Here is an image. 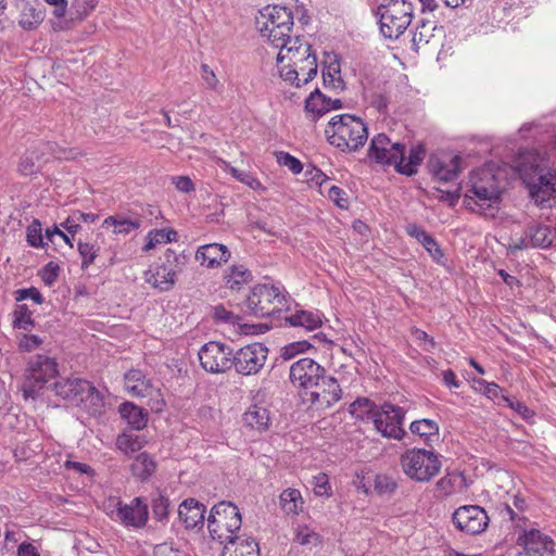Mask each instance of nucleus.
Here are the masks:
<instances>
[{"label":"nucleus","mask_w":556,"mask_h":556,"mask_svg":"<svg viewBox=\"0 0 556 556\" xmlns=\"http://www.w3.org/2000/svg\"><path fill=\"white\" fill-rule=\"evenodd\" d=\"M513 168L536 205L552 207L556 204V169L548 166L544 155L534 150L521 151L514 160Z\"/></svg>","instance_id":"nucleus-1"},{"label":"nucleus","mask_w":556,"mask_h":556,"mask_svg":"<svg viewBox=\"0 0 556 556\" xmlns=\"http://www.w3.org/2000/svg\"><path fill=\"white\" fill-rule=\"evenodd\" d=\"M279 49L277 62L281 64L280 76L295 87L311 81L317 74V60L311 45L299 36L288 37L283 45L274 46Z\"/></svg>","instance_id":"nucleus-2"},{"label":"nucleus","mask_w":556,"mask_h":556,"mask_svg":"<svg viewBox=\"0 0 556 556\" xmlns=\"http://www.w3.org/2000/svg\"><path fill=\"white\" fill-rule=\"evenodd\" d=\"M501 194L502 189L491 168H478L470 173L465 193V204L468 208L494 216Z\"/></svg>","instance_id":"nucleus-3"},{"label":"nucleus","mask_w":556,"mask_h":556,"mask_svg":"<svg viewBox=\"0 0 556 556\" xmlns=\"http://www.w3.org/2000/svg\"><path fill=\"white\" fill-rule=\"evenodd\" d=\"M328 142L342 152H355L368 138L364 122L350 114L333 116L325 128Z\"/></svg>","instance_id":"nucleus-4"},{"label":"nucleus","mask_w":556,"mask_h":556,"mask_svg":"<svg viewBox=\"0 0 556 556\" xmlns=\"http://www.w3.org/2000/svg\"><path fill=\"white\" fill-rule=\"evenodd\" d=\"M292 26L293 15L287 7L269 4L260 10L256 16V27L261 36L273 47L283 45L290 37Z\"/></svg>","instance_id":"nucleus-5"},{"label":"nucleus","mask_w":556,"mask_h":556,"mask_svg":"<svg viewBox=\"0 0 556 556\" xmlns=\"http://www.w3.org/2000/svg\"><path fill=\"white\" fill-rule=\"evenodd\" d=\"M377 16L382 36L397 39L410 25L414 7L409 0H383L377 8Z\"/></svg>","instance_id":"nucleus-6"},{"label":"nucleus","mask_w":556,"mask_h":556,"mask_svg":"<svg viewBox=\"0 0 556 556\" xmlns=\"http://www.w3.org/2000/svg\"><path fill=\"white\" fill-rule=\"evenodd\" d=\"M403 472L415 482H429L441 470L439 456L425 448H408L400 457Z\"/></svg>","instance_id":"nucleus-7"},{"label":"nucleus","mask_w":556,"mask_h":556,"mask_svg":"<svg viewBox=\"0 0 556 556\" xmlns=\"http://www.w3.org/2000/svg\"><path fill=\"white\" fill-rule=\"evenodd\" d=\"M241 515L236 505L230 502H219L214 505L207 517V529L213 540L224 544L233 540L235 533L241 528Z\"/></svg>","instance_id":"nucleus-8"},{"label":"nucleus","mask_w":556,"mask_h":556,"mask_svg":"<svg viewBox=\"0 0 556 556\" xmlns=\"http://www.w3.org/2000/svg\"><path fill=\"white\" fill-rule=\"evenodd\" d=\"M59 374L58 363L47 355L33 356L27 365L25 380L21 387L25 400L39 396L46 383Z\"/></svg>","instance_id":"nucleus-9"},{"label":"nucleus","mask_w":556,"mask_h":556,"mask_svg":"<svg viewBox=\"0 0 556 556\" xmlns=\"http://www.w3.org/2000/svg\"><path fill=\"white\" fill-rule=\"evenodd\" d=\"M342 397V389L338 380L327 375V372L317 381L316 386L308 391L301 393V399L308 408L325 412Z\"/></svg>","instance_id":"nucleus-10"},{"label":"nucleus","mask_w":556,"mask_h":556,"mask_svg":"<svg viewBox=\"0 0 556 556\" xmlns=\"http://www.w3.org/2000/svg\"><path fill=\"white\" fill-rule=\"evenodd\" d=\"M53 391L55 395L67 401L90 402L94 407L103 404L101 393L89 381L81 378H62L53 383Z\"/></svg>","instance_id":"nucleus-11"},{"label":"nucleus","mask_w":556,"mask_h":556,"mask_svg":"<svg viewBox=\"0 0 556 556\" xmlns=\"http://www.w3.org/2000/svg\"><path fill=\"white\" fill-rule=\"evenodd\" d=\"M285 302V295L279 287L274 285L256 286L248 299V306L257 317H266L279 312Z\"/></svg>","instance_id":"nucleus-12"},{"label":"nucleus","mask_w":556,"mask_h":556,"mask_svg":"<svg viewBox=\"0 0 556 556\" xmlns=\"http://www.w3.org/2000/svg\"><path fill=\"white\" fill-rule=\"evenodd\" d=\"M232 349L222 342L210 341L199 351L202 368L211 374H223L232 367Z\"/></svg>","instance_id":"nucleus-13"},{"label":"nucleus","mask_w":556,"mask_h":556,"mask_svg":"<svg viewBox=\"0 0 556 556\" xmlns=\"http://www.w3.org/2000/svg\"><path fill=\"white\" fill-rule=\"evenodd\" d=\"M404 416L402 407L384 403L374 413L371 420L383 437L400 440L405 434L402 427Z\"/></svg>","instance_id":"nucleus-14"},{"label":"nucleus","mask_w":556,"mask_h":556,"mask_svg":"<svg viewBox=\"0 0 556 556\" xmlns=\"http://www.w3.org/2000/svg\"><path fill=\"white\" fill-rule=\"evenodd\" d=\"M268 349L263 343H251L232 353V367L240 375L257 374L267 361Z\"/></svg>","instance_id":"nucleus-15"},{"label":"nucleus","mask_w":556,"mask_h":556,"mask_svg":"<svg viewBox=\"0 0 556 556\" xmlns=\"http://www.w3.org/2000/svg\"><path fill=\"white\" fill-rule=\"evenodd\" d=\"M326 374V369L309 357H302L291 364L289 379L291 384L300 391V394L316 386L317 381Z\"/></svg>","instance_id":"nucleus-16"},{"label":"nucleus","mask_w":556,"mask_h":556,"mask_svg":"<svg viewBox=\"0 0 556 556\" xmlns=\"http://www.w3.org/2000/svg\"><path fill=\"white\" fill-rule=\"evenodd\" d=\"M490 518L486 511L478 505H465L458 507L453 514L455 527L467 534H480L488 525Z\"/></svg>","instance_id":"nucleus-17"},{"label":"nucleus","mask_w":556,"mask_h":556,"mask_svg":"<svg viewBox=\"0 0 556 556\" xmlns=\"http://www.w3.org/2000/svg\"><path fill=\"white\" fill-rule=\"evenodd\" d=\"M517 542L523 547L517 556H555V542L538 529L525 531Z\"/></svg>","instance_id":"nucleus-18"},{"label":"nucleus","mask_w":556,"mask_h":556,"mask_svg":"<svg viewBox=\"0 0 556 556\" xmlns=\"http://www.w3.org/2000/svg\"><path fill=\"white\" fill-rule=\"evenodd\" d=\"M125 389L132 396L137 397H150L151 400H155L156 409H162V404L159 400L161 396L160 389L148 379L141 370L131 369L125 375Z\"/></svg>","instance_id":"nucleus-19"},{"label":"nucleus","mask_w":556,"mask_h":556,"mask_svg":"<svg viewBox=\"0 0 556 556\" xmlns=\"http://www.w3.org/2000/svg\"><path fill=\"white\" fill-rule=\"evenodd\" d=\"M402 143L391 142L384 134H379L371 139L369 155L378 163L395 167L402 159Z\"/></svg>","instance_id":"nucleus-20"},{"label":"nucleus","mask_w":556,"mask_h":556,"mask_svg":"<svg viewBox=\"0 0 556 556\" xmlns=\"http://www.w3.org/2000/svg\"><path fill=\"white\" fill-rule=\"evenodd\" d=\"M149 518L147 503L141 497H135L130 503H122L117 522L128 528H143Z\"/></svg>","instance_id":"nucleus-21"},{"label":"nucleus","mask_w":556,"mask_h":556,"mask_svg":"<svg viewBox=\"0 0 556 556\" xmlns=\"http://www.w3.org/2000/svg\"><path fill=\"white\" fill-rule=\"evenodd\" d=\"M460 157L458 155H431L429 168L432 175L442 182L453 181L460 172Z\"/></svg>","instance_id":"nucleus-22"},{"label":"nucleus","mask_w":556,"mask_h":556,"mask_svg":"<svg viewBox=\"0 0 556 556\" xmlns=\"http://www.w3.org/2000/svg\"><path fill=\"white\" fill-rule=\"evenodd\" d=\"M230 258V251L220 243H210L198 248L195 260L207 268L219 267Z\"/></svg>","instance_id":"nucleus-23"},{"label":"nucleus","mask_w":556,"mask_h":556,"mask_svg":"<svg viewBox=\"0 0 556 556\" xmlns=\"http://www.w3.org/2000/svg\"><path fill=\"white\" fill-rule=\"evenodd\" d=\"M177 270L165 264L150 267L144 273V281L160 291L170 290L176 281Z\"/></svg>","instance_id":"nucleus-24"},{"label":"nucleus","mask_w":556,"mask_h":556,"mask_svg":"<svg viewBox=\"0 0 556 556\" xmlns=\"http://www.w3.org/2000/svg\"><path fill=\"white\" fill-rule=\"evenodd\" d=\"M206 508L194 498L185 500L179 506V518L184 521L186 528H195L203 526Z\"/></svg>","instance_id":"nucleus-25"},{"label":"nucleus","mask_w":556,"mask_h":556,"mask_svg":"<svg viewBox=\"0 0 556 556\" xmlns=\"http://www.w3.org/2000/svg\"><path fill=\"white\" fill-rule=\"evenodd\" d=\"M252 279V271L242 264L231 265L224 274L225 286L235 291L241 290L244 286L249 285Z\"/></svg>","instance_id":"nucleus-26"},{"label":"nucleus","mask_w":556,"mask_h":556,"mask_svg":"<svg viewBox=\"0 0 556 556\" xmlns=\"http://www.w3.org/2000/svg\"><path fill=\"white\" fill-rule=\"evenodd\" d=\"M406 232L412 238H415L428 251L430 256L435 262H440V260L443 257L442 250L439 248L437 241L430 233H428L424 228L416 224H408L406 226Z\"/></svg>","instance_id":"nucleus-27"},{"label":"nucleus","mask_w":556,"mask_h":556,"mask_svg":"<svg viewBox=\"0 0 556 556\" xmlns=\"http://www.w3.org/2000/svg\"><path fill=\"white\" fill-rule=\"evenodd\" d=\"M224 544L223 556H258L257 543L252 539L236 538Z\"/></svg>","instance_id":"nucleus-28"},{"label":"nucleus","mask_w":556,"mask_h":556,"mask_svg":"<svg viewBox=\"0 0 556 556\" xmlns=\"http://www.w3.org/2000/svg\"><path fill=\"white\" fill-rule=\"evenodd\" d=\"M404 146L402 147V159L399 164H396L395 169L404 175L412 176L417 173L418 166L422 162L426 155V149L422 144H417L410 149L408 159L406 160L404 156Z\"/></svg>","instance_id":"nucleus-29"},{"label":"nucleus","mask_w":556,"mask_h":556,"mask_svg":"<svg viewBox=\"0 0 556 556\" xmlns=\"http://www.w3.org/2000/svg\"><path fill=\"white\" fill-rule=\"evenodd\" d=\"M119 414L134 429L141 430L148 424V413L146 409L126 402L119 406Z\"/></svg>","instance_id":"nucleus-30"},{"label":"nucleus","mask_w":556,"mask_h":556,"mask_svg":"<svg viewBox=\"0 0 556 556\" xmlns=\"http://www.w3.org/2000/svg\"><path fill=\"white\" fill-rule=\"evenodd\" d=\"M242 419L247 427L264 431L268 428L269 414L266 407L254 404L243 414Z\"/></svg>","instance_id":"nucleus-31"},{"label":"nucleus","mask_w":556,"mask_h":556,"mask_svg":"<svg viewBox=\"0 0 556 556\" xmlns=\"http://www.w3.org/2000/svg\"><path fill=\"white\" fill-rule=\"evenodd\" d=\"M43 21V13L30 2L21 3L18 24L22 28L30 30Z\"/></svg>","instance_id":"nucleus-32"},{"label":"nucleus","mask_w":556,"mask_h":556,"mask_svg":"<svg viewBox=\"0 0 556 556\" xmlns=\"http://www.w3.org/2000/svg\"><path fill=\"white\" fill-rule=\"evenodd\" d=\"M286 320L293 327H303L306 330H315L321 326V317L317 312L298 311Z\"/></svg>","instance_id":"nucleus-33"},{"label":"nucleus","mask_w":556,"mask_h":556,"mask_svg":"<svg viewBox=\"0 0 556 556\" xmlns=\"http://www.w3.org/2000/svg\"><path fill=\"white\" fill-rule=\"evenodd\" d=\"M156 469V463L146 452L136 456L131 464V471L140 480H147Z\"/></svg>","instance_id":"nucleus-34"},{"label":"nucleus","mask_w":556,"mask_h":556,"mask_svg":"<svg viewBox=\"0 0 556 556\" xmlns=\"http://www.w3.org/2000/svg\"><path fill=\"white\" fill-rule=\"evenodd\" d=\"M303 504L302 495L296 489H287L280 494V506L288 515H298Z\"/></svg>","instance_id":"nucleus-35"},{"label":"nucleus","mask_w":556,"mask_h":556,"mask_svg":"<svg viewBox=\"0 0 556 556\" xmlns=\"http://www.w3.org/2000/svg\"><path fill=\"white\" fill-rule=\"evenodd\" d=\"M323 80L325 86L334 90H342L344 87L343 79L341 78L340 64L337 59L328 62L323 70Z\"/></svg>","instance_id":"nucleus-36"},{"label":"nucleus","mask_w":556,"mask_h":556,"mask_svg":"<svg viewBox=\"0 0 556 556\" xmlns=\"http://www.w3.org/2000/svg\"><path fill=\"white\" fill-rule=\"evenodd\" d=\"M528 237L531 247L534 248H547L554 241L551 229L544 225L530 226L528 229Z\"/></svg>","instance_id":"nucleus-37"},{"label":"nucleus","mask_w":556,"mask_h":556,"mask_svg":"<svg viewBox=\"0 0 556 556\" xmlns=\"http://www.w3.org/2000/svg\"><path fill=\"white\" fill-rule=\"evenodd\" d=\"M42 153L38 148L28 149L20 159L17 169L24 176H31L39 170L37 162Z\"/></svg>","instance_id":"nucleus-38"},{"label":"nucleus","mask_w":556,"mask_h":556,"mask_svg":"<svg viewBox=\"0 0 556 556\" xmlns=\"http://www.w3.org/2000/svg\"><path fill=\"white\" fill-rule=\"evenodd\" d=\"M329 98H326L318 89L309 94L305 102V109L313 113L315 117L329 112Z\"/></svg>","instance_id":"nucleus-39"},{"label":"nucleus","mask_w":556,"mask_h":556,"mask_svg":"<svg viewBox=\"0 0 556 556\" xmlns=\"http://www.w3.org/2000/svg\"><path fill=\"white\" fill-rule=\"evenodd\" d=\"M437 26L433 22L422 21L416 28L413 35V46L416 50L420 49L422 46L428 45L431 39L434 37V30Z\"/></svg>","instance_id":"nucleus-40"},{"label":"nucleus","mask_w":556,"mask_h":556,"mask_svg":"<svg viewBox=\"0 0 556 556\" xmlns=\"http://www.w3.org/2000/svg\"><path fill=\"white\" fill-rule=\"evenodd\" d=\"M177 232L173 229H159L152 230L147 236V243L143 245V251H150L157 244L168 243L175 241Z\"/></svg>","instance_id":"nucleus-41"},{"label":"nucleus","mask_w":556,"mask_h":556,"mask_svg":"<svg viewBox=\"0 0 556 556\" xmlns=\"http://www.w3.org/2000/svg\"><path fill=\"white\" fill-rule=\"evenodd\" d=\"M143 438L131 433H122L116 439V446L125 454L138 452L144 445Z\"/></svg>","instance_id":"nucleus-42"},{"label":"nucleus","mask_w":556,"mask_h":556,"mask_svg":"<svg viewBox=\"0 0 556 556\" xmlns=\"http://www.w3.org/2000/svg\"><path fill=\"white\" fill-rule=\"evenodd\" d=\"M409 429L414 434H418L426 441H429L432 437H437L439 434V426L432 419L415 420L410 424Z\"/></svg>","instance_id":"nucleus-43"},{"label":"nucleus","mask_w":556,"mask_h":556,"mask_svg":"<svg viewBox=\"0 0 556 556\" xmlns=\"http://www.w3.org/2000/svg\"><path fill=\"white\" fill-rule=\"evenodd\" d=\"M377 409L375 404L366 397H359L350 405V414L356 419H372Z\"/></svg>","instance_id":"nucleus-44"},{"label":"nucleus","mask_w":556,"mask_h":556,"mask_svg":"<svg viewBox=\"0 0 556 556\" xmlns=\"http://www.w3.org/2000/svg\"><path fill=\"white\" fill-rule=\"evenodd\" d=\"M104 226H113L115 233L128 235L135 230H137L141 226V220L139 218L136 219H117L114 216H109L105 218Z\"/></svg>","instance_id":"nucleus-45"},{"label":"nucleus","mask_w":556,"mask_h":556,"mask_svg":"<svg viewBox=\"0 0 556 556\" xmlns=\"http://www.w3.org/2000/svg\"><path fill=\"white\" fill-rule=\"evenodd\" d=\"M213 320L217 325H236L239 321L238 315L232 311L227 309L224 305L219 304L213 306L211 309Z\"/></svg>","instance_id":"nucleus-46"},{"label":"nucleus","mask_w":556,"mask_h":556,"mask_svg":"<svg viewBox=\"0 0 556 556\" xmlns=\"http://www.w3.org/2000/svg\"><path fill=\"white\" fill-rule=\"evenodd\" d=\"M294 542L313 547L320 543V536L307 526H299L295 531Z\"/></svg>","instance_id":"nucleus-47"},{"label":"nucleus","mask_w":556,"mask_h":556,"mask_svg":"<svg viewBox=\"0 0 556 556\" xmlns=\"http://www.w3.org/2000/svg\"><path fill=\"white\" fill-rule=\"evenodd\" d=\"M14 327L23 330H30L34 321L31 319V312L25 304L17 305L14 311Z\"/></svg>","instance_id":"nucleus-48"},{"label":"nucleus","mask_w":556,"mask_h":556,"mask_svg":"<svg viewBox=\"0 0 556 556\" xmlns=\"http://www.w3.org/2000/svg\"><path fill=\"white\" fill-rule=\"evenodd\" d=\"M27 243L33 248H42V228L41 223L38 219H34L26 229Z\"/></svg>","instance_id":"nucleus-49"},{"label":"nucleus","mask_w":556,"mask_h":556,"mask_svg":"<svg viewBox=\"0 0 556 556\" xmlns=\"http://www.w3.org/2000/svg\"><path fill=\"white\" fill-rule=\"evenodd\" d=\"M513 505L514 507L508 504L504 505L501 511L503 517L507 516L509 520L514 522L521 521L523 518L520 516L519 513H522L525 510L527 506L526 501L522 497L516 495Z\"/></svg>","instance_id":"nucleus-50"},{"label":"nucleus","mask_w":556,"mask_h":556,"mask_svg":"<svg viewBox=\"0 0 556 556\" xmlns=\"http://www.w3.org/2000/svg\"><path fill=\"white\" fill-rule=\"evenodd\" d=\"M100 248L93 243L89 242H78V252L83 258L81 267L87 268L90 264L94 262L99 254Z\"/></svg>","instance_id":"nucleus-51"},{"label":"nucleus","mask_w":556,"mask_h":556,"mask_svg":"<svg viewBox=\"0 0 556 556\" xmlns=\"http://www.w3.org/2000/svg\"><path fill=\"white\" fill-rule=\"evenodd\" d=\"M312 348V344L308 341H296L292 342L281 349L280 356L285 361H289L293 358L295 355L300 353H304L308 349Z\"/></svg>","instance_id":"nucleus-52"},{"label":"nucleus","mask_w":556,"mask_h":556,"mask_svg":"<svg viewBox=\"0 0 556 556\" xmlns=\"http://www.w3.org/2000/svg\"><path fill=\"white\" fill-rule=\"evenodd\" d=\"M313 491L317 496H331L332 490L326 473L320 472L313 478Z\"/></svg>","instance_id":"nucleus-53"},{"label":"nucleus","mask_w":556,"mask_h":556,"mask_svg":"<svg viewBox=\"0 0 556 556\" xmlns=\"http://www.w3.org/2000/svg\"><path fill=\"white\" fill-rule=\"evenodd\" d=\"M151 505L153 516L156 520L163 521L167 518L169 502L165 496L159 494L156 497L152 500Z\"/></svg>","instance_id":"nucleus-54"},{"label":"nucleus","mask_w":556,"mask_h":556,"mask_svg":"<svg viewBox=\"0 0 556 556\" xmlns=\"http://www.w3.org/2000/svg\"><path fill=\"white\" fill-rule=\"evenodd\" d=\"M277 162L288 167L293 174H299L303 169L301 162L287 152H279L277 154Z\"/></svg>","instance_id":"nucleus-55"},{"label":"nucleus","mask_w":556,"mask_h":556,"mask_svg":"<svg viewBox=\"0 0 556 556\" xmlns=\"http://www.w3.org/2000/svg\"><path fill=\"white\" fill-rule=\"evenodd\" d=\"M123 501L119 497H109L103 503V510L114 521L117 520Z\"/></svg>","instance_id":"nucleus-56"},{"label":"nucleus","mask_w":556,"mask_h":556,"mask_svg":"<svg viewBox=\"0 0 556 556\" xmlns=\"http://www.w3.org/2000/svg\"><path fill=\"white\" fill-rule=\"evenodd\" d=\"M412 334L414 339L421 343V346L425 351H432L435 346V342L433 338L429 337L428 333L421 329L414 328L412 329Z\"/></svg>","instance_id":"nucleus-57"},{"label":"nucleus","mask_w":556,"mask_h":556,"mask_svg":"<svg viewBox=\"0 0 556 556\" xmlns=\"http://www.w3.org/2000/svg\"><path fill=\"white\" fill-rule=\"evenodd\" d=\"M473 382L480 387L489 399H496L502 392V389L495 382H488L483 379H473Z\"/></svg>","instance_id":"nucleus-58"},{"label":"nucleus","mask_w":556,"mask_h":556,"mask_svg":"<svg viewBox=\"0 0 556 556\" xmlns=\"http://www.w3.org/2000/svg\"><path fill=\"white\" fill-rule=\"evenodd\" d=\"M16 301H23L26 299L33 300L37 304H41L43 298L36 288L21 289L16 291Z\"/></svg>","instance_id":"nucleus-59"},{"label":"nucleus","mask_w":556,"mask_h":556,"mask_svg":"<svg viewBox=\"0 0 556 556\" xmlns=\"http://www.w3.org/2000/svg\"><path fill=\"white\" fill-rule=\"evenodd\" d=\"M42 343V340L35 334L28 336L24 334L18 342V346L21 350L30 352L37 349Z\"/></svg>","instance_id":"nucleus-60"},{"label":"nucleus","mask_w":556,"mask_h":556,"mask_svg":"<svg viewBox=\"0 0 556 556\" xmlns=\"http://www.w3.org/2000/svg\"><path fill=\"white\" fill-rule=\"evenodd\" d=\"M201 72L202 79L206 84L207 88L216 90L219 85V81L214 72L210 68V66L207 64H202Z\"/></svg>","instance_id":"nucleus-61"},{"label":"nucleus","mask_w":556,"mask_h":556,"mask_svg":"<svg viewBox=\"0 0 556 556\" xmlns=\"http://www.w3.org/2000/svg\"><path fill=\"white\" fill-rule=\"evenodd\" d=\"M176 189L189 193L194 190V184L188 176H177L172 178Z\"/></svg>","instance_id":"nucleus-62"},{"label":"nucleus","mask_w":556,"mask_h":556,"mask_svg":"<svg viewBox=\"0 0 556 556\" xmlns=\"http://www.w3.org/2000/svg\"><path fill=\"white\" fill-rule=\"evenodd\" d=\"M343 195L344 191L337 186H331L328 189V198L334 201L337 205L342 208L346 207V200L343 198Z\"/></svg>","instance_id":"nucleus-63"},{"label":"nucleus","mask_w":556,"mask_h":556,"mask_svg":"<svg viewBox=\"0 0 556 556\" xmlns=\"http://www.w3.org/2000/svg\"><path fill=\"white\" fill-rule=\"evenodd\" d=\"M237 180L249 186L253 190L262 188L261 181L249 172H241Z\"/></svg>","instance_id":"nucleus-64"}]
</instances>
